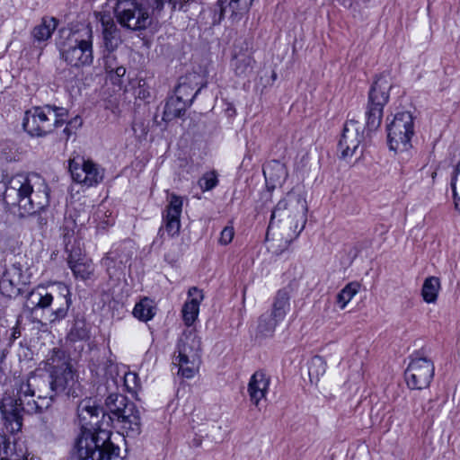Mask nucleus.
Masks as SVG:
<instances>
[{
	"mask_svg": "<svg viewBox=\"0 0 460 460\" xmlns=\"http://www.w3.org/2000/svg\"><path fill=\"white\" fill-rule=\"evenodd\" d=\"M190 2V0H170V4L172 10L178 9L179 11H186L184 6Z\"/></svg>",
	"mask_w": 460,
	"mask_h": 460,
	"instance_id": "a18cd8bd",
	"label": "nucleus"
},
{
	"mask_svg": "<svg viewBox=\"0 0 460 460\" xmlns=\"http://www.w3.org/2000/svg\"><path fill=\"white\" fill-rule=\"evenodd\" d=\"M67 263L76 279L86 280L93 274L94 267L92 261L83 256L79 248L70 251Z\"/></svg>",
	"mask_w": 460,
	"mask_h": 460,
	"instance_id": "412c9836",
	"label": "nucleus"
},
{
	"mask_svg": "<svg viewBox=\"0 0 460 460\" xmlns=\"http://www.w3.org/2000/svg\"><path fill=\"white\" fill-rule=\"evenodd\" d=\"M167 2L170 4V0H154V4H153L154 13L160 14V13L163 11V9L164 7V4Z\"/></svg>",
	"mask_w": 460,
	"mask_h": 460,
	"instance_id": "49530a36",
	"label": "nucleus"
},
{
	"mask_svg": "<svg viewBox=\"0 0 460 460\" xmlns=\"http://www.w3.org/2000/svg\"><path fill=\"white\" fill-rule=\"evenodd\" d=\"M441 288L440 279L438 277H428L422 285L421 296L428 304H433L437 301L438 292Z\"/></svg>",
	"mask_w": 460,
	"mask_h": 460,
	"instance_id": "c756f323",
	"label": "nucleus"
},
{
	"mask_svg": "<svg viewBox=\"0 0 460 460\" xmlns=\"http://www.w3.org/2000/svg\"><path fill=\"white\" fill-rule=\"evenodd\" d=\"M253 0H217L211 8L213 25H217L225 17L226 12L232 22H239L245 15Z\"/></svg>",
	"mask_w": 460,
	"mask_h": 460,
	"instance_id": "4468645a",
	"label": "nucleus"
},
{
	"mask_svg": "<svg viewBox=\"0 0 460 460\" xmlns=\"http://www.w3.org/2000/svg\"><path fill=\"white\" fill-rule=\"evenodd\" d=\"M22 278V267L20 263L4 268L0 276V293L9 298L16 297L21 291Z\"/></svg>",
	"mask_w": 460,
	"mask_h": 460,
	"instance_id": "f3484780",
	"label": "nucleus"
},
{
	"mask_svg": "<svg viewBox=\"0 0 460 460\" xmlns=\"http://www.w3.org/2000/svg\"><path fill=\"white\" fill-rule=\"evenodd\" d=\"M54 303L52 315L55 320L64 319L72 304L71 293L65 285L59 287V291H49L47 288L39 286L27 296L26 306L31 311L47 309Z\"/></svg>",
	"mask_w": 460,
	"mask_h": 460,
	"instance_id": "39448f33",
	"label": "nucleus"
},
{
	"mask_svg": "<svg viewBox=\"0 0 460 460\" xmlns=\"http://www.w3.org/2000/svg\"><path fill=\"white\" fill-rule=\"evenodd\" d=\"M130 400L124 394H111L105 400V405L109 411V414H105L104 427L109 428L111 424L114 423L118 415L121 413L123 409L127 406Z\"/></svg>",
	"mask_w": 460,
	"mask_h": 460,
	"instance_id": "b1692460",
	"label": "nucleus"
},
{
	"mask_svg": "<svg viewBox=\"0 0 460 460\" xmlns=\"http://www.w3.org/2000/svg\"><path fill=\"white\" fill-rule=\"evenodd\" d=\"M434 372L435 367L432 360L415 354L411 356L404 372L406 384L411 389H425L429 386L434 377Z\"/></svg>",
	"mask_w": 460,
	"mask_h": 460,
	"instance_id": "9d476101",
	"label": "nucleus"
},
{
	"mask_svg": "<svg viewBox=\"0 0 460 460\" xmlns=\"http://www.w3.org/2000/svg\"><path fill=\"white\" fill-rule=\"evenodd\" d=\"M128 437L135 438L141 433V417L136 404L129 401L114 421Z\"/></svg>",
	"mask_w": 460,
	"mask_h": 460,
	"instance_id": "a211bd4d",
	"label": "nucleus"
},
{
	"mask_svg": "<svg viewBox=\"0 0 460 460\" xmlns=\"http://www.w3.org/2000/svg\"><path fill=\"white\" fill-rule=\"evenodd\" d=\"M114 14L122 27L131 31H140L146 29L150 23L147 11L137 1L114 0Z\"/></svg>",
	"mask_w": 460,
	"mask_h": 460,
	"instance_id": "1a4fd4ad",
	"label": "nucleus"
},
{
	"mask_svg": "<svg viewBox=\"0 0 460 460\" xmlns=\"http://www.w3.org/2000/svg\"><path fill=\"white\" fill-rule=\"evenodd\" d=\"M202 444V437L201 436H195V438L191 441V445L195 447H200Z\"/></svg>",
	"mask_w": 460,
	"mask_h": 460,
	"instance_id": "8fccbe9b",
	"label": "nucleus"
},
{
	"mask_svg": "<svg viewBox=\"0 0 460 460\" xmlns=\"http://www.w3.org/2000/svg\"><path fill=\"white\" fill-rule=\"evenodd\" d=\"M182 211V200L180 197L172 195L169 205L163 215L164 226L159 228L158 235L163 238L164 233L170 237L177 235L181 228L180 217Z\"/></svg>",
	"mask_w": 460,
	"mask_h": 460,
	"instance_id": "dca6fc26",
	"label": "nucleus"
},
{
	"mask_svg": "<svg viewBox=\"0 0 460 460\" xmlns=\"http://www.w3.org/2000/svg\"><path fill=\"white\" fill-rule=\"evenodd\" d=\"M50 111L53 115H51L53 122V128L61 127L66 122V118L67 117L68 111L66 108L50 106Z\"/></svg>",
	"mask_w": 460,
	"mask_h": 460,
	"instance_id": "ea45409f",
	"label": "nucleus"
},
{
	"mask_svg": "<svg viewBox=\"0 0 460 460\" xmlns=\"http://www.w3.org/2000/svg\"><path fill=\"white\" fill-rule=\"evenodd\" d=\"M75 130H74L71 127H69L67 124L66 128L63 129V133L66 136V140H68V138L75 134Z\"/></svg>",
	"mask_w": 460,
	"mask_h": 460,
	"instance_id": "09e8293b",
	"label": "nucleus"
},
{
	"mask_svg": "<svg viewBox=\"0 0 460 460\" xmlns=\"http://www.w3.org/2000/svg\"><path fill=\"white\" fill-rule=\"evenodd\" d=\"M77 416L81 429L72 451L73 460H95L100 447L111 437L104 427L103 409L91 398L82 400L77 406Z\"/></svg>",
	"mask_w": 460,
	"mask_h": 460,
	"instance_id": "7ed1b4c3",
	"label": "nucleus"
},
{
	"mask_svg": "<svg viewBox=\"0 0 460 460\" xmlns=\"http://www.w3.org/2000/svg\"><path fill=\"white\" fill-rule=\"evenodd\" d=\"M156 314V305L154 300L147 296H144L137 302L134 308L132 314L135 318L141 322H148L152 320Z\"/></svg>",
	"mask_w": 460,
	"mask_h": 460,
	"instance_id": "cd10ccee",
	"label": "nucleus"
},
{
	"mask_svg": "<svg viewBox=\"0 0 460 460\" xmlns=\"http://www.w3.org/2000/svg\"><path fill=\"white\" fill-rule=\"evenodd\" d=\"M307 204L303 194L292 190L288 192L274 207L267 236L274 228L285 232V242L290 243L297 238L306 224Z\"/></svg>",
	"mask_w": 460,
	"mask_h": 460,
	"instance_id": "20e7f679",
	"label": "nucleus"
},
{
	"mask_svg": "<svg viewBox=\"0 0 460 460\" xmlns=\"http://www.w3.org/2000/svg\"><path fill=\"white\" fill-rule=\"evenodd\" d=\"M291 292V287L287 286L279 289L274 296L271 313L277 320L283 321L289 311Z\"/></svg>",
	"mask_w": 460,
	"mask_h": 460,
	"instance_id": "393cba45",
	"label": "nucleus"
},
{
	"mask_svg": "<svg viewBox=\"0 0 460 460\" xmlns=\"http://www.w3.org/2000/svg\"><path fill=\"white\" fill-rule=\"evenodd\" d=\"M88 325L84 320L76 319L68 333L70 341H86L90 337Z\"/></svg>",
	"mask_w": 460,
	"mask_h": 460,
	"instance_id": "f704fd0d",
	"label": "nucleus"
},
{
	"mask_svg": "<svg viewBox=\"0 0 460 460\" xmlns=\"http://www.w3.org/2000/svg\"><path fill=\"white\" fill-rule=\"evenodd\" d=\"M190 106L188 102L179 99L176 95L170 97L164 106L163 120L171 121L173 119L183 116Z\"/></svg>",
	"mask_w": 460,
	"mask_h": 460,
	"instance_id": "bb28decb",
	"label": "nucleus"
},
{
	"mask_svg": "<svg viewBox=\"0 0 460 460\" xmlns=\"http://www.w3.org/2000/svg\"><path fill=\"white\" fill-rule=\"evenodd\" d=\"M69 171L74 181L92 187L100 183L104 177L103 169L90 160L69 161Z\"/></svg>",
	"mask_w": 460,
	"mask_h": 460,
	"instance_id": "ddd939ff",
	"label": "nucleus"
},
{
	"mask_svg": "<svg viewBox=\"0 0 460 460\" xmlns=\"http://www.w3.org/2000/svg\"><path fill=\"white\" fill-rule=\"evenodd\" d=\"M234 236V230L232 226H226L220 233L218 243L221 245L229 244Z\"/></svg>",
	"mask_w": 460,
	"mask_h": 460,
	"instance_id": "a19ab883",
	"label": "nucleus"
},
{
	"mask_svg": "<svg viewBox=\"0 0 460 460\" xmlns=\"http://www.w3.org/2000/svg\"><path fill=\"white\" fill-rule=\"evenodd\" d=\"M20 335H21V332H20V331L18 330L17 327L12 329V333H11V339L12 340H15Z\"/></svg>",
	"mask_w": 460,
	"mask_h": 460,
	"instance_id": "3c124183",
	"label": "nucleus"
},
{
	"mask_svg": "<svg viewBox=\"0 0 460 460\" xmlns=\"http://www.w3.org/2000/svg\"><path fill=\"white\" fill-rule=\"evenodd\" d=\"M253 62L254 60L250 55H236L232 60V66L234 74L240 77L248 76L252 72Z\"/></svg>",
	"mask_w": 460,
	"mask_h": 460,
	"instance_id": "7c9ffc66",
	"label": "nucleus"
},
{
	"mask_svg": "<svg viewBox=\"0 0 460 460\" xmlns=\"http://www.w3.org/2000/svg\"><path fill=\"white\" fill-rule=\"evenodd\" d=\"M58 25V21L54 17H44L41 20V22L36 25L32 31L31 35L36 41H46L48 40L54 31L56 30Z\"/></svg>",
	"mask_w": 460,
	"mask_h": 460,
	"instance_id": "c85d7f7f",
	"label": "nucleus"
},
{
	"mask_svg": "<svg viewBox=\"0 0 460 460\" xmlns=\"http://www.w3.org/2000/svg\"><path fill=\"white\" fill-rule=\"evenodd\" d=\"M280 322L282 321L277 320L271 312L262 314L258 321L257 332L263 337H270Z\"/></svg>",
	"mask_w": 460,
	"mask_h": 460,
	"instance_id": "2f4dec72",
	"label": "nucleus"
},
{
	"mask_svg": "<svg viewBox=\"0 0 460 460\" xmlns=\"http://www.w3.org/2000/svg\"><path fill=\"white\" fill-rule=\"evenodd\" d=\"M263 174L266 181L280 183L286 178V169L279 162H273L263 168Z\"/></svg>",
	"mask_w": 460,
	"mask_h": 460,
	"instance_id": "72a5a7b5",
	"label": "nucleus"
},
{
	"mask_svg": "<svg viewBox=\"0 0 460 460\" xmlns=\"http://www.w3.org/2000/svg\"><path fill=\"white\" fill-rule=\"evenodd\" d=\"M126 74V68L123 66H116L115 69L112 71V78H111L113 81V84H119L121 78Z\"/></svg>",
	"mask_w": 460,
	"mask_h": 460,
	"instance_id": "c03bdc74",
	"label": "nucleus"
},
{
	"mask_svg": "<svg viewBox=\"0 0 460 460\" xmlns=\"http://www.w3.org/2000/svg\"><path fill=\"white\" fill-rule=\"evenodd\" d=\"M359 285L357 282H350L347 284L337 295L336 303L341 309H344L348 303L358 292Z\"/></svg>",
	"mask_w": 460,
	"mask_h": 460,
	"instance_id": "c9c22d12",
	"label": "nucleus"
},
{
	"mask_svg": "<svg viewBox=\"0 0 460 460\" xmlns=\"http://www.w3.org/2000/svg\"><path fill=\"white\" fill-rule=\"evenodd\" d=\"M198 184L203 191L213 190L218 184L217 173L215 171L207 172L199 180Z\"/></svg>",
	"mask_w": 460,
	"mask_h": 460,
	"instance_id": "58836bf2",
	"label": "nucleus"
},
{
	"mask_svg": "<svg viewBox=\"0 0 460 460\" xmlns=\"http://www.w3.org/2000/svg\"><path fill=\"white\" fill-rule=\"evenodd\" d=\"M432 402H432L431 400H429V401L428 402V403H427V404H425V405L423 406V411H431V408H432V405H431V404H432Z\"/></svg>",
	"mask_w": 460,
	"mask_h": 460,
	"instance_id": "603ef678",
	"label": "nucleus"
},
{
	"mask_svg": "<svg viewBox=\"0 0 460 460\" xmlns=\"http://www.w3.org/2000/svg\"><path fill=\"white\" fill-rule=\"evenodd\" d=\"M148 95H149V93H146L145 90H139V92H138L139 98L145 99Z\"/></svg>",
	"mask_w": 460,
	"mask_h": 460,
	"instance_id": "864d4df0",
	"label": "nucleus"
},
{
	"mask_svg": "<svg viewBox=\"0 0 460 460\" xmlns=\"http://www.w3.org/2000/svg\"><path fill=\"white\" fill-rule=\"evenodd\" d=\"M363 139L364 129L362 125L355 119L347 120L338 144L341 157L345 159L352 156Z\"/></svg>",
	"mask_w": 460,
	"mask_h": 460,
	"instance_id": "2eb2a0df",
	"label": "nucleus"
},
{
	"mask_svg": "<svg viewBox=\"0 0 460 460\" xmlns=\"http://www.w3.org/2000/svg\"><path fill=\"white\" fill-rule=\"evenodd\" d=\"M40 437L47 442H51L56 438L55 424L52 417H42L39 426Z\"/></svg>",
	"mask_w": 460,
	"mask_h": 460,
	"instance_id": "e433bc0d",
	"label": "nucleus"
},
{
	"mask_svg": "<svg viewBox=\"0 0 460 460\" xmlns=\"http://www.w3.org/2000/svg\"><path fill=\"white\" fill-rule=\"evenodd\" d=\"M201 341L193 330L182 333L177 345V365L179 374L191 378L199 370L200 364Z\"/></svg>",
	"mask_w": 460,
	"mask_h": 460,
	"instance_id": "0eeeda50",
	"label": "nucleus"
},
{
	"mask_svg": "<svg viewBox=\"0 0 460 460\" xmlns=\"http://www.w3.org/2000/svg\"><path fill=\"white\" fill-rule=\"evenodd\" d=\"M0 460H27V458L24 457V456H22V457H15V458H12V457H10V458H3V457H1Z\"/></svg>",
	"mask_w": 460,
	"mask_h": 460,
	"instance_id": "5fc2aeb1",
	"label": "nucleus"
},
{
	"mask_svg": "<svg viewBox=\"0 0 460 460\" xmlns=\"http://www.w3.org/2000/svg\"><path fill=\"white\" fill-rule=\"evenodd\" d=\"M131 253L126 248L119 247L111 251L102 260V265L105 268L111 279L122 274L125 265L129 262Z\"/></svg>",
	"mask_w": 460,
	"mask_h": 460,
	"instance_id": "aec40b11",
	"label": "nucleus"
},
{
	"mask_svg": "<svg viewBox=\"0 0 460 460\" xmlns=\"http://www.w3.org/2000/svg\"><path fill=\"white\" fill-rule=\"evenodd\" d=\"M97 17L102 27L103 47L112 53L122 42L120 30L109 13H99Z\"/></svg>",
	"mask_w": 460,
	"mask_h": 460,
	"instance_id": "6ab92c4d",
	"label": "nucleus"
},
{
	"mask_svg": "<svg viewBox=\"0 0 460 460\" xmlns=\"http://www.w3.org/2000/svg\"><path fill=\"white\" fill-rule=\"evenodd\" d=\"M49 372L38 370L15 384L14 397H4L0 411L6 430L14 434L22 427V413L36 414L49 408L58 396L79 397L82 392L78 375L66 352L53 349L48 358Z\"/></svg>",
	"mask_w": 460,
	"mask_h": 460,
	"instance_id": "f257e3e1",
	"label": "nucleus"
},
{
	"mask_svg": "<svg viewBox=\"0 0 460 460\" xmlns=\"http://www.w3.org/2000/svg\"><path fill=\"white\" fill-rule=\"evenodd\" d=\"M95 460H123L120 448L111 441V438L100 447Z\"/></svg>",
	"mask_w": 460,
	"mask_h": 460,
	"instance_id": "473e14b6",
	"label": "nucleus"
},
{
	"mask_svg": "<svg viewBox=\"0 0 460 460\" xmlns=\"http://www.w3.org/2000/svg\"><path fill=\"white\" fill-rule=\"evenodd\" d=\"M132 376L134 378L136 377V375H135V374H128V375L126 376V379H128V378L129 376Z\"/></svg>",
	"mask_w": 460,
	"mask_h": 460,
	"instance_id": "4d7b16f0",
	"label": "nucleus"
},
{
	"mask_svg": "<svg viewBox=\"0 0 460 460\" xmlns=\"http://www.w3.org/2000/svg\"><path fill=\"white\" fill-rule=\"evenodd\" d=\"M50 105L33 107L25 111L22 128L31 137H42L50 134L53 128Z\"/></svg>",
	"mask_w": 460,
	"mask_h": 460,
	"instance_id": "9b49d317",
	"label": "nucleus"
},
{
	"mask_svg": "<svg viewBox=\"0 0 460 460\" xmlns=\"http://www.w3.org/2000/svg\"><path fill=\"white\" fill-rule=\"evenodd\" d=\"M189 299L184 303L181 314L182 320L187 326H191L198 318L199 305L204 298L202 290L192 287L188 291Z\"/></svg>",
	"mask_w": 460,
	"mask_h": 460,
	"instance_id": "4be33fe9",
	"label": "nucleus"
},
{
	"mask_svg": "<svg viewBox=\"0 0 460 460\" xmlns=\"http://www.w3.org/2000/svg\"><path fill=\"white\" fill-rule=\"evenodd\" d=\"M45 209L35 213L34 215H31V217H34L35 219V225L38 226V228L42 229L47 224H48V217L44 215Z\"/></svg>",
	"mask_w": 460,
	"mask_h": 460,
	"instance_id": "37998d69",
	"label": "nucleus"
},
{
	"mask_svg": "<svg viewBox=\"0 0 460 460\" xmlns=\"http://www.w3.org/2000/svg\"><path fill=\"white\" fill-rule=\"evenodd\" d=\"M119 66V65L115 56L112 53L109 52L108 55L104 56V68L106 73L111 75V78H112V71Z\"/></svg>",
	"mask_w": 460,
	"mask_h": 460,
	"instance_id": "79ce46f5",
	"label": "nucleus"
},
{
	"mask_svg": "<svg viewBox=\"0 0 460 460\" xmlns=\"http://www.w3.org/2000/svg\"><path fill=\"white\" fill-rule=\"evenodd\" d=\"M270 383V378L261 370L256 371L252 376L248 384V394L255 406H258L261 400L266 397Z\"/></svg>",
	"mask_w": 460,
	"mask_h": 460,
	"instance_id": "5701e85b",
	"label": "nucleus"
},
{
	"mask_svg": "<svg viewBox=\"0 0 460 460\" xmlns=\"http://www.w3.org/2000/svg\"><path fill=\"white\" fill-rule=\"evenodd\" d=\"M388 145L394 152L407 151L411 147L414 136V118L410 111L397 112L387 125Z\"/></svg>",
	"mask_w": 460,
	"mask_h": 460,
	"instance_id": "6e6552de",
	"label": "nucleus"
},
{
	"mask_svg": "<svg viewBox=\"0 0 460 460\" xmlns=\"http://www.w3.org/2000/svg\"><path fill=\"white\" fill-rule=\"evenodd\" d=\"M4 202L10 209L17 208L19 217H26L49 207V188L38 173H17L6 183Z\"/></svg>",
	"mask_w": 460,
	"mask_h": 460,
	"instance_id": "f03ea898",
	"label": "nucleus"
},
{
	"mask_svg": "<svg viewBox=\"0 0 460 460\" xmlns=\"http://www.w3.org/2000/svg\"><path fill=\"white\" fill-rule=\"evenodd\" d=\"M196 77V75L181 77L179 80V84L175 88V95L183 102H188L189 105L192 104L195 97L199 94V93L201 90V88L199 87L194 92V87L192 84Z\"/></svg>",
	"mask_w": 460,
	"mask_h": 460,
	"instance_id": "a878e982",
	"label": "nucleus"
},
{
	"mask_svg": "<svg viewBox=\"0 0 460 460\" xmlns=\"http://www.w3.org/2000/svg\"><path fill=\"white\" fill-rule=\"evenodd\" d=\"M92 31H88L87 39L75 38L74 44H67L61 50L65 61L75 67L90 66L93 60Z\"/></svg>",
	"mask_w": 460,
	"mask_h": 460,
	"instance_id": "f8f14e48",
	"label": "nucleus"
},
{
	"mask_svg": "<svg viewBox=\"0 0 460 460\" xmlns=\"http://www.w3.org/2000/svg\"><path fill=\"white\" fill-rule=\"evenodd\" d=\"M436 177H437V172L435 171V172H433L431 173V178H432V180L434 181Z\"/></svg>",
	"mask_w": 460,
	"mask_h": 460,
	"instance_id": "6e6d98bb",
	"label": "nucleus"
},
{
	"mask_svg": "<svg viewBox=\"0 0 460 460\" xmlns=\"http://www.w3.org/2000/svg\"><path fill=\"white\" fill-rule=\"evenodd\" d=\"M326 371V363L324 359L320 356H314L312 358L308 364V374L311 378L318 379L319 376H323Z\"/></svg>",
	"mask_w": 460,
	"mask_h": 460,
	"instance_id": "4c0bfd02",
	"label": "nucleus"
},
{
	"mask_svg": "<svg viewBox=\"0 0 460 460\" xmlns=\"http://www.w3.org/2000/svg\"><path fill=\"white\" fill-rule=\"evenodd\" d=\"M83 124V120L79 116H75L72 119L67 122V125L71 127L74 130H76Z\"/></svg>",
	"mask_w": 460,
	"mask_h": 460,
	"instance_id": "de8ad7c7",
	"label": "nucleus"
},
{
	"mask_svg": "<svg viewBox=\"0 0 460 460\" xmlns=\"http://www.w3.org/2000/svg\"><path fill=\"white\" fill-rule=\"evenodd\" d=\"M392 87V82L387 75L382 74L374 81L368 92L366 110V127L368 131H375L380 127L384 108L389 102Z\"/></svg>",
	"mask_w": 460,
	"mask_h": 460,
	"instance_id": "423d86ee",
	"label": "nucleus"
}]
</instances>
